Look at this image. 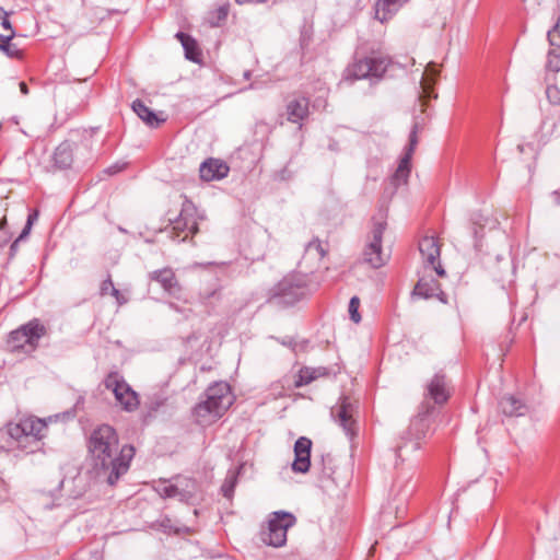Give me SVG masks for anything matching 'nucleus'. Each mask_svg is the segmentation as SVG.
<instances>
[{"label":"nucleus","mask_w":560,"mask_h":560,"mask_svg":"<svg viewBox=\"0 0 560 560\" xmlns=\"http://www.w3.org/2000/svg\"><path fill=\"white\" fill-rule=\"evenodd\" d=\"M385 230V221L374 222L373 228L368 236L366 245L364 247V261L375 269L384 266L389 259V255L385 254L382 247Z\"/></svg>","instance_id":"7"},{"label":"nucleus","mask_w":560,"mask_h":560,"mask_svg":"<svg viewBox=\"0 0 560 560\" xmlns=\"http://www.w3.org/2000/svg\"><path fill=\"white\" fill-rule=\"evenodd\" d=\"M19 88H20L22 94H24V95L28 94V88L24 81L19 82Z\"/></svg>","instance_id":"47"},{"label":"nucleus","mask_w":560,"mask_h":560,"mask_svg":"<svg viewBox=\"0 0 560 560\" xmlns=\"http://www.w3.org/2000/svg\"><path fill=\"white\" fill-rule=\"evenodd\" d=\"M417 132H418V125L415 124L412 129H411V131H410V135H409V144L406 148L405 154L400 159L398 167H397V170H396V172H395V174L393 175V178H392L394 185H396V186L401 185V184H406L407 179L409 177V174H410V161H411L412 154L415 152V149H416V147L418 144Z\"/></svg>","instance_id":"13"},{"label":"nucleus","mask_w":560,"mask_h":560,"mask_svg":"<svg viewBox=\"0 0 560 560\" xmlns=\"http://www.w3.org/2000/svg\"><path fill=\"white\" fill-rule=\"evenodd\" d=\"M54 162L58 168L70 167L73 162V144L69 141L61 142L54 152Z\"/></svg>","instance_id":"26"},{"label":"nucleus","mask_w":560,"mask_h":560,"mask_svg":"<svg viewBox=\"0 0 560 560\" xmlns=\"http://www.w3.org/2000/svg\"><path fill=\"white\" fill-rule=\"evenodd\" d=\"M46 430V422L33 417L7 425V433L12 440L11 445L26 453H33L39 447V441L44 438Z\"/></svg>","instance_id":"2"},{"label":"nucleus","mask_w":560,"mask_h":560,"mask_svg":"<svg viewBox=\"0 0 560 560\" xmlns=\"http://www.w3.org/2000/svg\"><path fill=\"white\" fill-rule=\"evenodd\" d=\"M206 392L219 399V410H228L233 402L230 385L225 382L214 383Z\"/></svg>","instance_id":"25"},{"label":"nucleus","mask_w":560,"mask_h":560,"mask_svg":"<svg viewBox=\"0 0 560 560\" xmlns=\"http://www.w3.org/2000/svg\"><path fill=\"white\" fill-rule=\"evenodd\" d=\"M45 326L34 319L11 331L8 345L11 351L23 350L25 352H31L36 349L39 339L45 335Z\"/></svg>","instance_id":"6"},{"label":"nucleus","mask_w":560,"mask_h":560,"mask_svg":"<svg viewBox=\"0 0 560 560\" xmlns=\"http://www.w3.org/2000/svg\"><path fill=\"white\" fill-rule=\"evenodd\" d=\"M310 114V101L307 97H293L287 103V118L293 124H300Z\"/></svg>","instance_id":"18"},{"label":"nucleus","mask_w":560,"mask_h":560,"mask_svg":"<svg viewBox=\"0 0 560 560\" xmlns=\"http://www.w3.org/2000/svg\"><path fill=\"white\" fill-rule=\"evenodd\" d=\"M8 15V12H5L2 8H0V21Z\"/></svg>","instance_id":"51"},{"label":"nucleus","mask_w":560,"mask_h":560,"mask_svg":"<svg viewBox=\"0 0 560 560\" xmlns=\"http://www.w3.org/2000/svg\"><path fill=\"white\" fill-rule=\"evenodd\" d=\"M5 223H7L5 220L0 221V246H3L4 244H7V242L9 240L7 236V233L4 232Z\"/></svg>","instance_id":"41"},{"label":"nucleus","mask_w":560,"mask_h":560,"mask_svg":"<svg viewBox=\"0 0 560 560\" xmlns=\"http://www.w3.org/2000/svg\"><path fill=\"white\" fill-rule=\"evenodd\" d=\"M238 4H244V3H247V2H253V3H265L267 2V0H235Z\"/></svg>","instance_id":"48"},{"label":"nucleus","mask_w":560,"mask_h":560,"mask_svg":"<svg viewBox=\"0 0 560 560\" xmlns=\"http://www.w3.org/2000/svg\"><path fill=\"white\" fill-rule=\"evenodd\" d=\"M433 410V407L429 402H423L421 410L410 421L408 429L401 434L400 442L396 446V454L401 457L404 450L410 448V451H417L420 447V441L425 438L429 430L430 420L429 417Z\"/></svg>","instance_id":"3"},{"label":"nucleus","mask_w":560,"mask_h":560,"mask_svg":"<svg viewBox=\"0 0 560 560\" xmlns=\"http://www.w3.org/2000/svg\"><path fill=\"white\" fill-rule=\"evenodd\" d=\"M408 0H378L375 4V18L384 23L392 18Z\"/></svg>","instance_id":"24"},{"label":"nucleus","mask_w":560,"mask_h":560,"mask_svg":"<svg viewBox=\"0 0 560 560\" xmlns=\"http://www.w3.org/2000/svg\"><path fill=\"white\" fill-rule=\"evenodd\" d=\"M0 26L8 31V34H10L11 32H14L13 28H12V25H11V22L9 21V18L8 15H5L1 21H0Z\"/></svg>","instance_id":"42"},{"label":"nucleus","mask_w":560,"mask_h":560,"mask_svg":"<svg viewBox=\"0 0 560 560\" xmlns=\"http://www.w3.org/2000/svg\"><path fill=\"white\" fill-rule=\"evenodd\" d=\"M322 463H323V469H322L323 475L327 478H332V476L335 474V471L331 467L332 457L330 455H327L322 458Z\"/></svg>","instance_id":"39"},{"label":"nucleus","mask_w":560,"mask_h":560,"mask_svg":"<svg viewBox=\"0 0 560 560\" xmlns=\"http://www.w3.org/2000/svg\"><path fill=\"white\" fill-rule=\"evenodd\" d=\"M357 412V401L351 400L347 396L340 397L337 405L331 408V417L349 438H353L357 434V421L354 419Z\"/></svg>","instance_id":"11"},{"label":"nucleus","mask_w":560,"mask_h":560,"mask_svg":"<svg viewBox=\"0 0 560 560\" xmlns=\"http://www.w3.org/2000/svg\"><path fill=\"white\" fill-rule=\"evenodd\" d=\"M551 46L560 48V21L547 34Z\"/></svg>","instance_id":"37"},{"label":"nucleus","mask_w":560,"mask_h":560,"mask_svg":"<svg viewBox=\"0 0 560 560\" xmlns=\"http://www.w3.org/2000/svg\"><path fill=\"white\" fill-rule=\"evenodd\" d=\"M104 386L113 392L116 401L124 410L130 412L138 408V394L118 372L109 373L104 380Z\"/></svg>","instance_id":"8"},{"label":"nucleus","mask_w":560,"mask_h":560,"mask_svg":"<svg viewBox=\"0 0 560 560\" xmlns=\"http://www.w3.org/2000/svg\"><path fill=\"white\" fill-rule=\"evenodd\" d=\"M168 305H170V307H171L172 310H174V311H176V312H179V311H180V310H179V306H178V305H176L175 303H170Z\"/></svg>","instance_id":"50"},{"label":"nucleus","mask_w":560,"mask_h":560,"mask_svg":"<svg viewBox=\"0 0 560 560\" xmlns=\"http://www.w3.org/2000/svg\"><path fill=\"white\" fill-rule=\"evenodd\" d=\"M149 279L159 283L165 292L176 295L180 292V285L172 268H162L149 273Z\"/></svg>","instance_id":"17"},{"label":"nucleus","mask_w":560,"mask_h":560,"mask_svg":"<svg viewBox=\"0 0 560 560\" xmlns=\"http://www.w3.org/2000/svg\"><path fill=\"white\" fill-rule=\"evenodd\" d=\"M31 229H32V221L31 222H26V224L23 228V230H22L21 234L19 235L18 240L19 241H23L24 238H26L27 235L31 232Z\"/></svg>","instance_id":"43"},{"label":"nucleus","mask_w":560,"mask_h":560,"mask_svg":"<svg viewBox=\"0 0 560 560\" xmlns=\"http://www.w3.org/2000/svg\"><path fill=\"white\" fill-rule=\"evenodd\" d=\"M450 398V389L444 374H435L427 385L425 399H432L435 405H443Z\"/></svg>","instance_id":"16"},{"label":"nucleus","mask_w":560,"mask_h":560,"mask_svg":"<svg viewBox=\"0 0 560 560\" xmlns=\"http://www.w3.org/2000/svg\"><path fill=\"white\" fill-rule=\"evenodd\" d=\"M131 107L137 116L151 128H158L165 121L164 118H159L158 115L139 98L132 102Z\"/></svg>","instance_id":"23"},{"label":"nucleus","mask_w":560,"mask_h":560,"mask_svg":"<svg viewBox=\"0 0 560 560\" xmlns=\"http://www.w3.org/2000/svg\"><path fill=\"white\" fill-rule=\"evenodd\" d=\"M390 60L386 56H373L355 61L346 71V79L382 78Z\"/></svg>","instance_id":"9"},{"label":"nucleus","mask_w":560,"mask_h":560,"mask_svg":"<svg viewBox=\"0 0 560 560\" xmlns=\"http://www.w3.org/2000/svg\"><path fill=\"white\" fill-rule=\"evenodd\" d=\"M249 75H250L249 71L244 72V77H245L246 79H248V78H249Z\"/></svg>","instance_id":"54"},{"label":"nucleus","mask_w":560,"mask_h":560,"mask_svg":"<svg viewBox=\"0 0 560 560\" xmlns=\"http://www.w3.org/2000/svg\"><path fill=\"white\" fill-rule=\"evenodd\" d=\"M501 411L509 417H522L528 411L527 405L514 395H505L499 402Z\"/></svg>","instance_id":"22"},{"label":"nucleus","mask_w":560,"mask_h":560,"mask_svg":"<svg viewBox=\"0 0 560 560\" xmlns=\"http://www.w3.org/2000/svg\"><path fill=\"white\" fill-rule=\"evenodd\" d=\"M214 294H215V291H212V292H210V293H207L205 298H206V299H210V298H211V296H213Z\"/></svg>","instance_id":"52"},{"label":"nucleus","mask_w":560,"mask_h":560,"mask_svg":"<svg viewBox=\"0 0 560 560\" xmlns=\"http://www.w3.org/2000/svg\"><path fill=\"white\" fill-rule=\"evenodd\" d=\"M419 252L427 266L434 269L438 276L444 277L445 270L440 264L441 248L434 236H424L419 241Z\"/></svg>","instance_id":"12"},{"label":"nucleus","mask_w":560,"mask_h":560,"mask_svg":"<svg viewBox=\"0 0 560 560\" xmlns=\"http://www.w3.org/2000/svg\"><path fill=\"white\" fill-rule=\"evenodd\" d=\"M7 34H0V45L2 44V40L5 39Z\"/></svg>","instance_id":"53"},{"label":"nucleus","mask_w":560,"mask_h":560,"mask_svg":"<svg viewBox=\"0 0 560 560\" xmlns=\"http://www.w3.org/2000/svg\"><path fill=\"white\" fill-rule=\"evenodd\" d=\"M307 294L305 279L291 275L284 277L271 290L269 303L275 306L287 307L295 304Z\"/></svg>","instance_id":"4"},{"label":"nucleus","mask_w":560,"mask_h":560,"mask_svg":"<svg viewBox=\"0 0 560 560\" xmlns=\"http://www.w3.org/2000/svg\"><path fill=\"white\" fill-rule=\"evenodd\" d=\"M474 236H475V248L477 250L481 249V244L479 242V231L477 229H474Z\"/></svg>","instance_id":"46"},{"label":"nucleus","mask_w":560,"mask_h":560,"mask_svg":"<svg viewBox=\"0 0 560 560\" xmlns=\"http://www.w3.org/2000/svg\"><path fill=\"white\" fill-rule=\"evenodd\" d=\"M548 102L553 106H560V89L555 84H548L546 88Z\"/></svg>","instance_id":"34"},{"label":"nucleus","mask_w":560,"mask_h":560,"mask_svg":"<svg viewBox=\"0 0 560 560\" xmlns=\"http://www.w3.org/2000/svg\"><path fill=\"white\" fill-rule=\"evenodd\" d=\"M14 35V32L7 34L5 39L2 40V44L0 45V50H2L10 58H20L22 56L21 50L15 44L11 43Z\"/></svg>","instance_id":"31"},{"label":"nucleus","mask_w":560,"mask_h":560,"mask_svg":"<svg viewBox=\"0 0 560 560\" xmlns=\"http://www.w3.org/2000/svg\"><path fill=\"white\" fill-rule=\"evenodd\" d=\"M20 242H21V241H19V240L16 238V240L11 244V246H10V257H13V256L16 254L18 248H19V243H20Z\"/></svg>","instance_id":"45"},{"label":"nucleus","mask_w":560,"mask_h":560,"mask_svg":"<svg viewBox=\"0 0 560 560\" xmlns=\"http://www.w3.org/2000/svg\"><path fill=\"white\" fill-rule=\"evenodd\" d=\"M110 295H113L116 299V301L119 305L126 303V299L121 295V293L119 292L118 289H116V288L113 289V291L110 292Z\"/></svg>","instance_id":"44"},{"label":"nucleus","mask_w":560,"mask_h":560,"mask_svg":"<svg viewBox=\"0 0 560 560\" xmlns=\"http://www.w3.org/2000/svg\"><path fill=\"white\" fill-rule=\"evenodd\" d=\"M194 206L189 200L183 202L179 215L170 220L172 224L171 238L178 242L186 241L198 232V224L194 217Z\"/></svg>","instance_id":"10"},{"label":"nucleus","mask_w":560,"mask_h":560,"mask_svg":"<svg viewBox=\"0 0 560 560\" xmlns=\"http://www.w3.org/2000/svg\"><path fill=\"white\" fill-rule=\"evenodd\" d=\"M413 295L423 298V299H431V298H439L442 302H446L444 300V293L440 289V283L434 279H427L421 278L419 279L418 283L416 284L413 292Z\"/></svg>","instance_id":"21"},{"label":"nucleus","mask_w":560,"mask_h":560,"mask_svg":"<svg viewBox=\"0 0 560 560\" xmlns=\"http://www.w3.org/2000/svg\"><path fill=\"white\" fill-rule=\"evenodd\" d=\"M37 217H38L37 211H34V212L28 214L26 222H31L32 221V224H33L37 220Z\"/></svg>","instance_id":"49"},{"label":"nucleus","mask_w":560,"mask_h":560,"mask_svg":"<svg viewBox=\"0 0 560 560\" xmlns=\"http://www.w3.org/2000/svg\"><path fill=\"white\" fill-rule=\"evenodd\" d=\"M311 447L312 441L308 438L301 436L294 444V460L292 470L294 472L305 474L311 466Z\"/></svg>","instance_id":"15"},{"label":"nucleus","mask_w":560,"mask_h":560,"mask_svg":"<svg viewBox=\"0 0 560 560\" xmlns=\"http://www.w3.org/2000/svg\"><path fill=\"white\" fill-rule=\"evenodd\" d=\"M296 517L285 511L272 512L268 520L267 530L261 532L262 542L276 548L282 547L287 542V532L294 526Z\"/></svg>","instance_id":"5"},{"label":"nucleus","mask_w":560,"mask_h":560,"mask_svg":"<svg viewBox=\"0 0 560 560\" xmlns=\"http://www.w3.org/2000/svg\"><path fill=\"white\" fill-rule=\"evenodd\" d=\"M156 491L162 498H176L174 482L162 481L156 487Z\"/></svg>","instance_id":"33"},{"label":"nucleus","mask_w":560,"mask_h":560,"mask_svg":"<svg viewBox=\"0 0 560 560\" xmlns=\"http://www.w3.org/2000/svg\"><path fill=\"white\" fill-rule=\"evenodd\" d=\"M305 250L307 254L315 252L318 258H323L326 255V249L323 247V244L318 238H314L308 242Z\"/></svg>","instance_id":"35"},{"label":"nucleus","mask_w":560,"mask_h":560,"mask_svg":"<svg viewBox=\"0 0 560 560\" xmlns=\"http://www.w3.org/2000/svg\"><path fill=\"white\" fill-rule=\"evenodd\" d=\"M238 469H230L226 477L221 486V492L226 499H231L234 494V489L237 483Z\"/></svg>","instance_id":"30"},{"label":"nucleus","mask_w":560,"mask_h":560,"mask_svg":"<svg viewBox=\"0 0 560 560\" xmlns=\"http://www.w3.org/2000/svg\"><path fill=\"white\" fill-rule=\"evenodd\" d=\"M439 74V71L435 68V65L433 62H430L425 72L423 73L421 78V89L427 97H436V94H434L433 84H434V78Z\"/></svg>","instance_id":"29"},{"label":"nucleus","mask_w":560,"mask_h":560,"mask_svg":"<svg viewBox=\"0 0 560 560\" xmlns=\"http://www.w3.org/2000/svg\"><path fill=\"white\" fill-rule=\"evenodd\" d=\"M108 172H109L110 174H116V172H117V171H113V172H112V168H108Z\"/></svg>","instance_id":"56"},{"label":"nucleus","mask_w":560,"mask_h":560,"mask_svg":"<svg viewBox=\"0 0 560 560\" xmlns=\"http://www.w3.org/2000/svg\"><path fill=\"white\" fill-rule=\"evenodd\" d=\"M413 486L410 488V490L407 492V495H409L411 492H413Z\"/></svg>","instance_id":"55"},{"label":"nucleus","mask_w":560,"mask_h":560,"mask_svg":"<svg viewBox=\"0 0 560 560\" xmlns=\"http://www.w3.org/2000/svg\"><path fill=\"white\" fill-rule=\"evenodd\" d=\"M326 374L325 368H308L305 366L300 370L296 380L294 381V386L296 388L302 387L304 385H308L316 378Z\"/></svg>","instance_id":"28"},{"label":"nucleus","mask_w":560,"mask_h":560,"mask_svg":"<svg viewBox=\"0 0 560 560\" xmlns=\"http://www.w3.org/2000/svg\"><path fill=\"white\" fill-rule=\"evenodd\" d=\"M199 173L200 177L207 182L221 179L228 175L229 166L220 160L209 159L201 163Z\"/></svg>","instance_id":"20"},{"label":"nucleus","mask_w":560,"mask_h":560,"mask_svg":"<svg viewBox=\"0 0 560 560\" xmlns=\"http://www.w3.org/2000/svg\"><path fill=\"white\" fill-rule=\"evenodd\" d=\"M173 482L176 492V498L180 502L192 501L199 492V486L195 479L178 476L174 479Z\"/></svg>","instance_id":"19"},{"label":"nucleus","mask_w":560,"mask_h":560,"mask_svg":"<svg viewBox=\"0 0 560 560\" xmlns=\"http://www.w3.org/2000/svg\"><path fill=\"white\" fill-rule=\"evenodd\" d=\"M176 38L185 50V57L190 61L198 62L200 60V51L197 42L190 35L183 32H178Z\"/></svg>","instance_id":"27"},{"label":"nucleus","mask_w":560,"mask_h":560,"mask_svg":"<svg viewBox=\"0 0 560 560\" xmlns=\"http://www.w3.org/2000/svg\"><path fill=\"white\" fill-rule=\"evenodd\" d=\"M226 410H219V399L206 392V399L194 408V413L200 424H210L221 418Z\"/></svg>","instance_id":"14"},{"label":"nucleus","mask_w":560,"mask_h":560,"mask_svg":"<svg viewBox=\"0 0 560 560\" xmlns=\"http://www.w3.org/2000/svg\"><path fill=\"white\" fill-rule=\"evenodd\" d=\"M113 289H115V285L113 283V280H112L110 276L108 275V277L101 283L100 294L102 296L110 294Z\"/></svg>","instance_id":"40"},{"label":"nucleus","mask_w":560,"mask_h":560,"mask_svg":"<svg viewBox=\"0 0 560 560\" xmlns=\"http://www.w3.org/2000/svg\"><path fill=\"white\" fill-rule=\"evenodd\" d=\"M359 305H360L359 298H357V296L351 298V300L349 302V314H350V318L354 323H359L361 320V316L358 312Z\"/></svg>","instance_id":"36"},{"label":"nucleus","mask_w":560,"mask_h":560,"mask_svg":"<svg viewBox=\"0 0 560 560\" xmlns=\"http://www.w3.org/2000/svg\"><path fill=\"white\" fill-rule=\"evenodd\" d=\"M88 448L96 476L110 486L128 471L135 456L132 445L119 446L117 432L108 424L98 425L92 431Z\"/></svg>","instance_id":"1"},{"label":"nucleus","mask_w":560,"mask_h":560,"mask_svg":"<svg viewBox=\"0 0 560 560\" xmlns=\"http://www.w3.org/2000/svg\"><path fill=\"white\" fill-rule=\"evenodd\" d=\"M547 72L557 73L560 71V52L556 50H550L547 57L546 63Z\"/></svg>","instance_id":"32"},{"label":"nucleus","mask_w":560,"mask_h":560,"mask_svg":"<svg viewBox=\"0 0 560 560\" xmlns=\"http://www.w3.org/2000/svg\"><path fill=\"white\" fill-rule=\"evenodd\" d=\"M215 20H211L210 23L212 26H218L220 22L224 21L229 14V5L219 7L215 12Z\"/></svg>","instance_id":"38"}]
</instances>
